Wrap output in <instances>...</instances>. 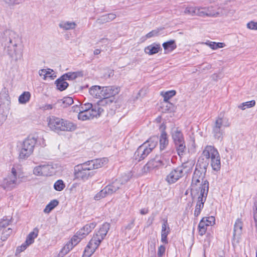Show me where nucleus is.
<instances>
[{"mask_svg": "<svg viewBox=\"0 0 257 257\" xmlns=\"http://www.w3.org/2000/svg\"><path fill=\"white\" fill-rule=\"evenodd\" d=\"M96 110H93V109L89 110V111H80L78 114V118L82 120H86L87 119H92L95 116H96V114H98V113H96Z\"/></svg>", "mask_w": 257, "mask_h": 257, "instance_id": "23", "label": "nucleus"}, {"mask_svg": "<svg viewBox=\"0 0 257 257\" xmlns=\"http://www.w3.org/2000/svg\"><path fill=\"white\" fill-rule=\"evenodd\" d=\"M93 110H96V113H98L97 114H96V116H95L94 117H99L100 114L103 112L104 110L103 108H101V106H99V105H96V104H94V107H93V108H92Z\"/></svg>", "mask_w": 257, "mask_h": 257, "instance_id": "56", "label": "nucleus"}, {"mask_svg": "<svg viewBox=\"0 0 257 257\" xmlns=\"http://www.w3.org/2000/svg\"><path fill=\"white\" fill-rule=\"evenodd\" d=\"M94 105L90 103H85L83 104H82L80 106V110L81 111H89V110H91L93 108Z\"/></svg>", "mask_w": 257, "mask_h": 257, "instance_id": "52", "label": "nucleus"}, {"mask_svg": "<svg viewBox=\"0 0 257 257\" xmlns=\"http://www.w3.org/2000/svg\"><path fill=\"white\" fill-rule=\"evenodd\" d=\"M10 97L6 91L0 93V125L6 120L10 109Z\"/></svg>", "mask_w": 257, "mask_h": 257, "instance_id": "8", "label": "nucleus"}, {"mask_svg": "<svg viewBox=\"0 0 257 257\" xmlns=\"http://www.w3.org/2000/svg\"><path fill=\"white\" fill-rule=\"evenodd\" d=\"M57 89L60 91L66 90L69 86L68 82L61 76L55 81Z\"/></svg>", "mask_w": 257, "mask_h": 257, "instance_id": "26", "label": "nucleus"}, {"mask_svg": "<svg viewBox=\"0 0 257 257\" xmlns=\"http://www.w3.org/2000/svg\"><path fill=\"white\" fill-rule=\"evenodd\" d=\"M29 245H27L26 241L23 243L21 246H18L17 248V252H21L25 250Z\"/></svg>", "mask_w": 257, "mask_h": 257, "instance_id": "63", "label": "nucleus"}, {"mask_svg": "<svg viewBox=\"0 0 257 257\" xmlns=\"http://www.w3.org/2000/svg\"><path fill=\"white\" fill-rule=\"evenodd\" d=\"M95 241L94 239H90L84 250L82 257H90L95 252L99 245Z\"/></svg>", "mask_w": 257, "mask_h": 257, "instance_id": "18", "label": "nucleus"}, {"mask_svg": "<svg viewBox=\"0 0 257 257\" xmlns=\"http://www.w3.org/2000/svg\"><path fill=\"white\" fill-rule=\"evenodd\" d=\"M199 16L204 17H215L219 15V13L215 12L212 7H199Z\"/></svg>", "mask_w": 257, "mask_h": 257, "instance_id": "19", "label": "nucleus"}, {"mask_svg": "<svg viewBox=\"0 0 257 257\" xmlns=\"http://www.w3.org/2000/svg\"><path fill=\"white\" fill-rule=\"evenodd\" d=\"M210 164L213 170L216 171L220 170L221 168V162L219 154L211 160Z\"/></svg>", "mask_w": 257, "mask_h": 257, "instance_id": "32", "label": "nucleus"}, {"mask_svg": "<svg viewBox=\"0 0 257 257\" xmlns=\"http://www.w3.org/2000/svg\"><path fill=\"white\" fill-rule=\"evenodd\" d=\"M166 126L165 125L163 130L161 133L160 137H158V141H159L160 150L162 152L167 149L169 145V140L168 135L165 131Z\"/></svg>", "mask_w": 257, "mask_h": 257, "instance_id": "20", "label": "nucleus"}, {"mask_svg": "<svg viewBox=\"0 0 257 257\" xmlns=\"http://www.w3.org/2000/svg\"><path fill=\"white\" fill-rule=\"evenodd\" d=\"M102 97L107 98H114V96L118 94L119 89L114 86L101 87Z\"/></svg>", "mask_w": 257, "mask_h": 257, "instance_id": "17", "label": "nucleus"}, {"mask_svg": "<svg viewBox=\"0 0 257 257\" xmlns=\"http://www.w3.org/2000/svg\"><path fill=\"white\" fill-rule=\"evenodd\" d=\"M110 224L109 223H104L99 228V229L94 234L91 239L96 240V243L99 245L101 241L106 236L108 230H109Z\"/></svg>", "mask_w": 257, "mask_h": 257, "instance_id": "14", "label": "nucleus"}, {"mask_svg": "<svg viewBox=\"0 0 257 257\" xmlns=\"http://www.w3.org/2000/svg\"><path fill=\"white\" fill-rule=\"evenodd\" d=\"M247 27L251 30H257V22L251 21L247 23Z\"/></svg>", "mask_w": 257, "mask_h": 257, "instance_id": "61", "label": "nucleus"}, {"mask_svg": "<svg viewBox=\"0 0 257 257\" xmlns=\"http://www.w3.org/2000/svg\"><path fill=\"white\" fill-rule=\"evenodd\" d=\"M202 155L207 160L209 159L212 160L214 158L219 155L216 149L212 146H207L203 151Z\"/></svg>", "mask_w": 257, "mask_h": 257, "instance_id": "21", "label": "nucleus"}, {"mask_svg": "<svg viewBox=\"0 0 257 257\" xmlns=\"http://www.w3.org/2000/svg\"><path fill=\"white\" fill-rule=\"evenodd\" d=\"M59 204V201L56 199L51 200L46 206L44 210L45 213H48L50 212Z\"/></svg>", "mask_w": 257, "mask_h": 257, "instance_id": "35", "label": "nucleus"}, {"mask_svg": "<svg viewBox=\"0 0 257 257\" xmlns=\"http://www.w3.org/2000/svg\"><path fill=\"white\" fill-rule=\"evenodd\" d=\"M10 220L6 219H3L2 221H0V231L3 230V229H5L6 227H7L10 222Z\"/></svg>", "mask_w": 257, "mask_h": 257, "instance_id": "55", "label": "nucleus"}, {"mask_svg": "<svg viewBox=\"0 0 257 257\" xmlns=\"http://www.w3.org/2000/svg\"><path fill=\"white\" fill-rule=\"evenodd\" d=\"M65 187V184L62 180H57L54 184V188L57 191L63 190Z\"/></svg>", "mask_w": 257, "mask_h": 257, "instance_id": "46", "label": "nucleus"}, {"mask_svg": "<svg viewBox=\"0 0 257 257\" xmlns=\"http://www.w3.org/2000/svg\"><path fill=\"white\" fill-rule=\"evenodd\" d=\"M37 143V138L29 136L23 142L19 151V158L27 159L33 153Z\"/></svg>", "mask_w": 257, "mask_h": 257, "instance_id": "6", "label": "nucleus"}, {"mask_svg": "<svg viewBox=\"0 0 257 257\" xmlns=\"http://www.w3.org/2000/svg\"><path fill=\"white\" fill-rule=\"evenodd\" d=\"M116 18V15L112 13L103 15L98 18L96 22L99 24H103L112 21Z\"/></svg>", "mask_w": 257, "mask_h": 257, "instance_id": "29", "label": "nucleus"}, {"mask_svg": "<svg viewBox=\"0 0 257 257\" xmlns=\"http://www.w3.org/2000/svg\"><path fill=\"white\" fill-rule=\"evenodd\" d=\"M20 178V175L18 176L16 169L13 167L11 170V173L4 178L2 183V187L7 190H11L19 184L17 178Z\"/></svg>", "mask_w": 257, "mask_h": 257, "instance_id": "11", "label": "nucleus"}, {"mask_svg": "<svg viewBox=\"0 0 257 257\" xmlns=\"http://www.w3.org/2000/svg\"><path fill=\"white\" fill-rule=\"evenodd\" d=\"M162 46L165 51V53L171 52L177 48L176 41L174 40H171L163 43Z\"/></svg>", "mask_w": 257, "mask_h": 257, "instance_id": "28", "label": "nucleus"}, {"mask_svg": "<svg viewBox=\"0 0 257 257\" xmlns=\"http://www.w3.org/2000/svg\"><path fill=\"white\" fill-rule=\"evenodd\" d=\"M162 50L160 44L154 43L145 49V52L150 55H154Z\"/></svg>", "mask_w": 257, "mask_h": 257, "instance_id": "24", "label": "nucleus"}, {"mask_svg": "<svg viewBox=\"0 0 257 257\" xmlns=\"http://www.w3.org/2000/svg\"><path fill=\"white\" fill-rule=\"evenodd\" d=\"M201 179L199 178H195L194 177H192V180L191 183V195L193 196V191H197L198 189V184L201 181Z\"/></svg>", "mask_w": 257, "mask_h": 257, "instance_id": "44", "label": "nucleus"}, {"mask_svg": "<svg viewBox=\"0 0 257 257\" xmlns=\"http://www.w3.org/2000/svg\"><path fill=\"white\" fill-rule=\"evenodd\" d=\"M2 231L3 232L1 236V239L3 241L6 240L9 237V236H10V235L12 234L13 231L12 229L11 228H8L6 229H4L2 230Z\"/></svg>", "mask_w": 257, "mask_h": 257, "instance_id": "51", "label": "nucleus"}, {"mask_svg": "<svg viewBox=\"0 0 257 257\" xmlns=\"http://www.w3.org/2000/svg\"><path fill=\"white\" fill-rule=\"evenodd\" d=\"M209 191V182L207 180H205L202 184H201L197 191H195L197 193L200 192V194L197 198L198 200L205 202Z\"/></svg>", "mask_w": 257, "mask_h": 257, "instance_id": "15", "label": "nucleus"}, {"mask_svg": "<svg viewBox=\"0 0 257 257\" xmlns=\"http://www.w3.org/2000/svg\"><path fill=\"white\" fill-rule=\"evenodd\" d=\"M163 29V28H157L156 29L153 30L152 31H151L149 33H148L146 35V38L147 39H149V38H151L152 37H154L159 36L161 34H160V31H162Z\"/></svg>", "mask_w": 257, "mask_h": 257, "instance_id": "47", "label": "nucleus"}, {"mask_svg": "<svg viewBox=\"0 0 257 257\" xmlns=\"http://www.w3.org/2000/svg\"><path fill=\"white\" fill-rule=\"evenodd\" d=\"M170 163L169 158L164 157L156 156L151 159L143 167L142 171L144 173H147L156 168L165 167Z\"/></svg>", "mask_w": 257, "mask_h": 257, "instance_id": "10", "label": "nucleus"}, {"mask_svg": "<svg viewBox=\"0 0 257 257\" xmlns=\"http://www.w3.org/2000/svg\"><path fill=\"white\" fill-rule=\"evenodd\" d=\"M176 94V92L174 90L165 92L164 94H162L164 97V101L165 102L168 101V100L173 96H175Z\"/></svg>", "mask_w": 257, "mask_h": 257, "instance_id": "49", "label": "nucleus"}, {"mask_svg": "<svg viewBox=\"0 0 257 257\" xmlns=\"http://www.w3.org/2000/svg\"><path fill=\"white\" fill-rule=\"evenodd\" d=\"M31 93L29 91L24 92L19 97V102L21 104H26L30 99Z\"/></svg>", "mask_w": 257, "mask_h": 257, "instance_id": "36", "label": "nucleus"}, {"mask_svg": "<svg viewBox=\"0 0 257 257\" xmlns=\"http://www.w3.org/2000/svg\"><path fill=\"white\" fill-rule=\"evenodd\" d=\"M59 26L60 28H62L65 30H73L75 28L76 24L73 22H61L59 24Z\"/></svg>", "mask_w": 257, "mask_h": 257, "instance_id": "33", "label": "nucleus"}, {"mask_svg": "<svg viewBox=\"0 0 257 257\" xmlns=\"http://www.w3.org/2000/svg\"><path fill=\"white\" fill-rule=\"evenodd\" d=\"M171 135L177 154L180 157L184 156L187 148L183 133L178 127H177L172 128Z\"/></svg>", "mask_w": 257, "mask_h": 257, "instance_id": "5", "label": "nucleus"}, {"mask_svg": "<svg viewBox=\"0 0 257 257\" xmlns=\"http://www.w3.org/2000/svg\"><path fill=\"white\" fill-rule=\"evenodd\" d=\"M205 223L204 219H202L198 224L199 234L201 236H203L205 234L207 227L208 226V224H205Z\"/></svg>", "mask_w": 257, "mask_h": 257, "instance_id": "40", "label": "nucleus"}, {"mask_svg": "<svg viewBox=\"0 0 257 257\" xmlns=\"http://www.w3.org/2000/svg\"><path fill=\"white\" fill-rule=\"evenodd\" d=\"M163 224L162 225L161 235H167L170 233L171 229L168 223L167 218L163 219Z\"/></svg>", "mask_w": 257, "mask_h": 257, "instance_id": "38", "label": "nucleus"}, {"mask_svg": "<svg viewBox=\"0 0 257 257\" xmlns=\"http://www.w3.org/2000/svg\"><path fill=\"white\" fill-rule=\"evenodd\" d=\"M205 202L197 200L195 207L203 209L204 207V204Z\"/></svg>", "mask_w": 257, "mask_h": 257, "instance_id": "64", "label": "nucleus"}, {"mask_svg": "<svg viewBox=\"0 0 257 257\" xmlns=\"http://www.w3.org/2000/svg\"><path fill=\"white\" fill-rule=\"evenodd\" d=\"M242 225L241 219L237 218L234 225L232 242H239L242 233Z\"/></svg>", "mask_w": 257, "mask_h": 257, "instance_id": "16", "label": "nucleus"}, {"mask_svg": "<svg viewBox=\"0 0 257 257\" xmlns=\"http://www.w3.org/2000/svg\"><path fill=\"white\" fill-rule=\"evenodd\" d=\"M185 175V173L182 171V169L177 167L173 168L166 176L165 181L170 185L173 184L177 182Z\"/></svg>", "mask_w": 257, "mask_h": 257, "instance_id": "12", "label": "nucleus"}, {"mask_svg": "<svg viewBox=\"0 0 257 257\" xmlns=\"http://www.w3.org/2000/svg\"><path fill=\"white\" fill-rule=\"evenodd\" d=\"M96 225V223L95 222H91L86 224L82 228L88 235L95 228Z\"/></svg>", "mask_w": 257, "mask_h": 257, "instance_id": "50", "label": "nucleus"}, {"mask_svg": "<svg viewBox=\"0 0 257 257\" xmlns=\"http://www.w3.org/2000/svg\"><path fill=\"white\" fill-rule=\"evenodd\" d=\"M158 143V137L153 136L140 146L135 153L134 158L138 162L145 159Z\"/></svg>", "mask_w": 257, "mask_h": 257, "instance_id": "3", "label": "nucleus"}, {"mask_svg": "<svg viewBox=\"0 0 257 257\" xmlns=\"http://www.w3.org/2000/svg\"><path fill=\"white\" fill-rule=\"evenodd\" d=\"M174 106L173 103H170L169 101L165 102L162 104V112L164 113L171 112L173 111Z\"/></svg>", "mask_w": 257, "mask_h": 257, "instance_id": "41", "label": "nucleus"}, {"mask_svg": "<svg viewBox=\"0 0 257 257\" xmlns=\"http://www.w3.org/2000/svg\"><path fill=\"white\" fill-rule=\"evenodd\" d=\"M74 102L73 99L71 97H65L61 99H59L57 103L63 108H66L70 105L72 104Z\"/></svg>", "mask_w": 257, "mask_h": 257, "instance_id": "30", "label": "nucleus"}, {"mask_svg": "<svg viewBox=\"0 0 257 257\" xmlns=\"http://www.w3.org/2000/svg\"><path fill=\"white\" fill-rule=\"evenodd\" d=\"M1 41L5 52L10 57L14 58L16 61L22 57V52L17 50L21 43V39L14 31L6 30L2 36Z\"/></svg>", "mask_w": 257, "mask_h": 257, "instance_id": "1", "label": "nucleus"}, {"mask_svg": "<svg viewBox=\"0 0 257 257\" xmlns=\"http://www.w3.org/2000/svg\"><path fill=\"white\" fill-rule=\"evenodd\" d=\"M255 104V100H252L251 101L242 103L240 105L238 106V107L242 110H244L246 108H250L254 106Z\"/></svg>", "mask_w": 257, "mask_h": 257, "instance_id": "45", "label": "nucleus"}, {"mask_svg": "<svg viewBox=\"0 0 257 257\" xmlns=\"http://www.w3.org/2000/svg\"><path fill=\"white\" fill-rule=\"evenodd\" d=\"M107 162L106 158L97 159L87 161L86 163L90 167L91 170L101 168Z\"/></svg>", "mask_w": 257, "mask_h": 257, "instance_id": "22", "label": "nucleus"}, {"mask_svg": "<svg viewBox=\"0 0 257 257\" xmlns=\"http://www.w3.org/2000/svg\"><path fill=\"white\" fill-rule=\"evenodd\" d=\"M206 44L213 50H215L218 48H223L225 46L224 43L220 42L216 43L215 42H209L208 43H206Z\"/></svg>", "mask_w": 257, "mask_h": 257, "instance_id": "48", "label": "nucleus"}, {"mask_svg": "<svg viewBox=\"0 0 257 257\" xmlns=\"http://www.w3.org/2000/svg\"><path fill=\"white\" fill-rule=\"evenodd\" d=\"M33 173L37 176H42L43 172L41 165L36 166L33 170Z\"/></svg>", "mask_w": 257, "mask_h": 257, "instance_id": "58", "label": "nucleus"}, {"mask_svg": "<svg viewBox=\"0 0 257 257\" xmlns=\"http://www.w3.org/2000/svg\"><path fill=\"white\" fill-rule=\"evenodd\" d=\"M9 7H14L23 4L25 0H2Z\"/></svg>", "mask_w": 257, "mask_h": 257, "instance_id": "43", "label": "nucleus"}, {"mask_svg": "<svg viewBox=\"0 0 257 257\" xmlns=\"http://www.w3.org/2000/svg\"><path fill=\"white\" fill-rule=\"evenodd\" d=\"M193 164L192 163L185 162L182 164L181 166H179L177 167H179L182 169V171L184 172L185 174L188 172L190 171L193 167Z\"/></svg>", "mask_w": 257, "mask_h": 257, "instance_id": "42", "label": "nucleus"}, {"mask_svg": "<svg viewBox=\"0 0 257 257\" xmlns=\"http://www.w3.org/2000/svg\"><path fill=\"white\" fill-rule=\"evenodd\" d=\"M135 219L133 218L127 225L124 226V229L129 230L132 229L135 226Z\"/></svg>", "mask_w": 257, "mask_h": 257, "instance_id": "62", "label": "nucleus"}, {"mask_svg": "<svg viewBox=\"0 0 257 257\" xmlns=\"http://www.w3.org/2000/svg\"><path fill=\"white\" fill-rule=\"evenodd\" d=\"M47 121L50 129L58 134L63 132H73L77 128V124L73 122L55 116H49Z\"/></svg>", "mask_w": 257, "mask_h": 257, "instance_id": "2", "label": "nucleus"}, {"mask_svg": "<svg viewBox=\"0 0 257 257\" xmlns=\"http://www.w3.org/2000/svg\"><path fill=\"white\" fill-rule=\"evenodd\" d=\"M114 99L115 98H107L106 97H103V98L99 100L95 104L100 106L109 105L114 101Z\"/></svg>", "mask_w": 257, "mask_h": 257, "instance_id": "39", "label": "nucleus"}, {"mask_svg": "<svg viewBox=\"0 0 257 257\" xmlns=\"http://www.w3.org/2000/svg\"><path fill=\"white\" fill-rule=\"evenodd\" d=\"M203 159L199 158L193 175V177L195 178L201 179L202 181L201 184L205 181L204 180V178H205V173L208 164V163L207 162L203 163Z\"/></svg>", "mask_w": 257, "mask_h": 257, "instance_id": "13", "label": "nucleus"}, {"mask_svg": "<svg viewBox=\"0 0 257 257\" xmlns=\"http://www.w3.org/2000/svg\"><path fill=\"white\" fill-rule=\"evenodd\" d=\"M39 229L36 227L33 229L32 232H31L27 236L26 240V243L27 245H30L34 241V239L38 236Z\"/></svg>", "mask_w": 257, "mask_h": 257, "instance_id": "31", "label": "nucleus"}, {"mask_svg": "<svg viewBox=\"0 0 257 257\" xmlns=\"http://www.w3.org/2000/svg\"><path fill=\"white\" fill-rule=\"evenodd\" d=\"M82 239L79 238V237L76 233L71 238V240L69 241V242H71L72 244L75 246L77 245Z\"/></svg>", "mask_w": 257, "mask_h": 257, "instance_id": "54", "label": "nucleus"}, {"mask_svg": "<svg viewBox=\"0 0 257 257\" xmlns=\"http://www.w3.org/2000/svg\"><path fill=\"white\" fill-rule=\"evenodd\" d=\"M101 87L98 85L92 86L89 90L90 94L93 97L101 98L102 97Z\"/></svg>", "mask_w": 257, "mask_h": 257, "instance_id": "27", "label": "nucleus"}, {"mask_svg": "<svg viewBox=\"0 0 257 257\" xmlns=\"http://www.w3.org/2000/svg\"><path fill=\"white\" fill-rule=\"evenodd\" d=\"M76 233L79 237V238L81 239H82L87 235V234L85 232V231H84V230H83L82 228H81L79 230H78Z\"/></svg>", "mask_w": 257, "mask_h": 257, "instance_id": "60", "label": "nucleus"}, {"mask_svg": "<svg viewBox=\"0 0 257 257\" xmlns=\"http://www.w3.org/2000/svg\"><path fill=\"white\" fill-rule=\"evenodd\" d=\"M166 247L164 245H161L158 248V256L159 257H162L165 252Z\"/></svg>", "mask_w": 257, "mask_h": 257, "instance_id": "59", "label": "nucleus"}, {"mask_svg": "<svg viewBox=\"0 0 257 257\" xmlns=\"http://www.w3.org/2000/svg\"><path fill=\"white\" fill-rule=\"evenodd\" d=\"M41 166L43 172L42 176H48L49 174L48 171L50 168V166L48 165H42Z\"/></svg>", "mask_w": 257, "mask_h": 257, "instance_id": "57", "label": "nucleus"}, {"mask_svg": "<svg viewBox=\"0 0 257 257\" xmlns=\"http://www.w3.org/2000/svg\"><path fill=\"white\" fill-rule=\"evenodd\" d=\"M199 7H188L185 8L184 12L185 14L191 16H199Z\"/></svg>", "mask_w": 257, "mask_h": 257, "instance_id": "37", "label": "nucleus"}, {"mask_svg": "<svg viewBox=\"0 0 257 257\" xmlns=\"http://www.w3.org/2000/svg\"><path fill=\"white\" fill-rule=\"evenodd\" d=\"M87 163L86 162L75 166L74 169L75 179L85 181L94 175V173L90 171L91 169Z\"/></svg>", "mask_w": 257, "mask_h": 257, "instance_id": "9", "label": "nucleus"}, {"mask_svg": "<svg viewBox=\"0 0 257 257\" xmlns=\"http://www.w3.org/2000/svg\"><path fill=\"white\" fill-rule=\"evenodd\" d=\"M83 75V72H69L61 75L63 78L66 80H73L78 77H82Z\"/></svg>", "mask_w": 257, "mask_h": 257, "instance_id": "25", "label": "nucleus"}, {"mask_svg": "<svg viewBox=\"0 0 257 257\" xmlns=\"http://www.w3.org/2000/svg\"><path fill=\"white\" fill-rule=\"evenodd\" d=\"M74 247V246L72 244L71 242L68 241L60 250L59 253V256L63 257L65 255L68 253Z\"/></svg>", "mask_w": 257, "mask_h": 257, "instance_id": "34", "label": "nucleus"}, {"mask_svg": "<svg viewBox=\"0 0 257 257\" xmlns=\"http://www.w3.org/2000/svg\"><path fill=\"white\" fill-rule=\"evenodd\" d=\"M205 224H208L209 226H212L215 224V219L214 216H211L209 217H203Z\"/></svg>", "mask_w": 257, "mask_h": 257, "instance_id": "53", "label": "nucleus"}, {"mask_svg": "<svg viewBox=\"0 0 257 257\" xmlns=\"http://www.w3.org/2000/svg\"><path fill=\"white\" fill-rule=\"evenodd\" d=\"M230 125V122L228 118L224 117L220 113L216 117L212 125V133L215 139L222 141L225 135V128Z\"/></svg>", "mask_w": 257, "mask_h": 257, "instance_id": "4", "label": "nucleus"}, {"mask_svg": "<svg viewBox=\"0 0 257 257\" xmlns=\"http://www.w3.org/2000/svg\"><path fill=\"white\" fill-rule=\"evenodd\" d=\"M123 183L121 179H116L111 183L106 186L103 189L97 193L94 196L95 200H99L108 195L115 193L122 186Z\"/></svg>", "mask_w": 257, "mask_h": 257, "instance_id": "7", "label": "nucleus"}]
</instances>
